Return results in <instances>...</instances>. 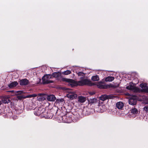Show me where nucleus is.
Segmentation results:
<instances>
[{
  "label": "nucleus",
  "mask_w": 148,
  "mask_h": 148,
  "mask_svg": "<svg viewBox=\"0 0 148 148\" xmlns=\"http://www.w3.org/2000/svg\"><path fill=\"white\" fill-rule=\"evenodd\" d=\"M78 101L79 103H83L86 100V98L82 96H79L78 97Z\"/></svg>",
  "instance_id": "obj_12"
},
{
  "label": "nucleus",
  "mask_w": 148,
  "mask_h": 148,
  "mask_svg": "<svg viewBox=\"0 0 148 148\" xmlns=\"http://www.w3.org/2000/svg\"><path fill=\"white\" fill-rule=\"evenodd\" d=\"M60 75V74L59 72H56L52 74V76L53 77H58Z\"/></svg>",
  "instance_id": "obj_23"
},
{
  "label": "nucleus",
  "mask_w": 148,
  "mask_h": 148,
  "mask_svg": "<svg viewBox=\"0 0 148 148\" xmlns=\"http://www.w3.org/2000/svg\"><path fill=\"white\" fill-rule=\"evenodd\" d=\"M71 73V71L69 70H66L63 72V74L65 75H68Z\"/></svg>",
  "instance_id": "obj_26"
},
{
  "label": "nucleus",
  "mask_w": 148,
  "mask_h": 148,
  "mask_svg": "<svg viewBox=\"0 0 148 148\" xmlns=\"http://www.w3.org/2000/svg\"><path fill=\"white\" fill-rule=\"evenodd\" d=\"M39 96L37 97L38 100L39 101H42L44 100L45 98L43 96L41 95V94H39Z\"/></svg>",
  "instance_id": "obj_22"
},
{
  "label": "nucleus",
  "mask_w": 148,
  "mask_h": 148,
  "mask_svg": "<svg viewBox=\"0 0 148 148\" xmlns=\"http://www.w3.org/2000/svg\"><path fill=\"white\" fill-rule=\"evenodd\" d=\"M116 106L117 108L119 109H122L124 106L123 103L121 101L117 102L116 104Z\"/></svg>",
  "instance_id": "obj_13"
},
{
  "label": "nucleus",
  "mask_w": 148,
  "mask_h": 148,
  "mask_svg": "<svg viewBox=\"0 0 148 148\" xmlns=\"http://www.w3.org/2000/svg\"><path fill=\"white\" fill-rule=\"evenodd\" d=\"M105 108V106H99V108L101 109L100 111L101 112H103L106 109Z\"/></svg>",
  "instance_id": "obj_25"
},
{
  "label": "nucleus",
  "mask_w": 148,
  "mask_h": 148,
  "mask_svg": "<svg viewBox=\"0 0 148 148\" xmlns=\"http://www.w3.org/2000/svg\"><path fill=\"white\" fill-rule=\"evenodd\" d=\"M47 99L49 101H54L56 99V97L53 95H49L47 97Z\"/></svg>",
  "instance_id": "obj_11"
},
{
  "label": "nucleus",
  "mask_w": 148,
  "mask_h": 148,
  "mask_svg": "<svg viewBox=\"0 0 148 148\" xmlns=\"http://www.w3.org/2000/svg\"><path fill=\"white\" fill-rule=\"evenodd\" d=\"M42 116L47 119H50L53 116L52 114L48 113L47 111L45 109V111H42Z\"/></svg>",
  "instance_id": "obj_8"
},
{
  "label": "nucleus",
  "mask_w": 148,
  "mask_h": 148,
  "mask_svg": "<svg viewBox=\"0 0 148 148\" xmlns=\"http://www.w3.org/2000/svg\"><path fill=\"white\" fill-rule=\"evenodd\" d=\"M97 101V100L95 98L90 99L88 100V101L90 103L92 104L96 103Z\"/></svg>",
  "instance_id": "obj_19"
},
{
  "label": "nucleus",
  "mask_w": 148,
  "mask_h": 148,
  "mask_svg": "<svg viewBox=\"0 0 148 148\" xmlns=\"http://www.w3.org/2000/svg\"><path fill=\"white\" fill-rule=\"evenodd\" d=\"M77 84L79 86L88 85L91 86L92 85L90 81L86 79H85L77 82Z\"/></svg>",
  "instance_id": "obj_3"
},
{
  "label": "nucleus",
  "mask_w": 148,
  "mask_h": 148,
  "mask_svg": "<svg viewBox=\"0 0 148 148\" xmlns=\"http://www.w3.org/2000/svg\"><path fill=\"white\" fill-rule=\"evenodd\" d=\"M2 101L4 103H8L10 101V100L8 99H4Z\"/></svg>",
  "instance_id": "obj_27"
},
{
  "label": "nucleus",
  "mask_w": 148,
  "mask_h": 148,
  "mask_svg": "<svg viewBox=\"0 0 148 148\" xmlns=\"http://www.w3.org/2000/svg\"><path fill=\"white\" fill-rule=\"evenodd\" d=\"M2 101H0V106L2 104Z\"/></svg>",
  "instance_id": "obj_32"
},
{
  "label": "nucleus",
  "mask_w": 148,
  "mask_h": 148,
  "mask_svg": "<svg viewBox=\"0 0 148 148\" xmlns=\"http://www.w3.org/2000/svg\"><path fill=\"white\" fill-rule=\"evenodd\" d=\"M45 111V108L41 107H38L36 108L34 112V113L35 115L39 116L40 115H42V112Z\"/></svg>",
  "instance_id": "obj_6"
},
{
  "label": "nucleus",
  "mask_w": 148,
  "mask_h": 148,
  "mask_svg": "<svg viewBox=\"0 0 148 148\" xmlns=\"http://www.w3.org/2000/svg\"><path fill=\"white\" fill-rule=\"evenodd\" d=\"M52 75H51L48 74L44 75L42 78V82L44 84L52 83L53 82L50 80L51 78Z\"/></svg>",
  "instance_id": "obj_2"
},
{
  "label": "nucleus",
  "mask_w": 148,
  "mask_h": 148,
  "mask_svg": "<svg viewBox=\"0 0 148 148\" xmlns=\"http://www.w3.org/2000/svg\"><path fill=\"white\" fill-rule=\"evenodd\" d=\"M59 118L62 120V122L65 123H71L72 121V118L68 114H66L63 116H60Z\"/></svg>",
  "instance_id": "obj_1"
},
{
  "label": "nucleus",
  "mask_w": 148,
  "mask_h": 148,
  "mask_svg": "<svg viewBox=\"0 0 148 148\" xmlns=\"http://www.w3.org/2000/svg\"><path fill=\"white\" fill-rule=\"evenodd\" d=\"M18 84V83L17 82L15 81L9 84L8 86L10 88H11L16 86Z\"/></svg>",
  "instance_id": "obj_16"
},
{
  "label": "nucleus",
  "mask_w": 148,
  "mask_h": 148,
  "mask_svg": "<svg viewBox=\"0 0 148 148\" xmlns=\"http://www.w3.org/2000/svg\"><path fill=\"white\" fill-rule=\"evenodd\" d=\"M78 75L79 76H83L84 74L83 73L81 72H79L78 73Z\"/></svg>",
  "instance_id": "obj_29"
},
{
  "label": "nucleus",
  "mask_w": 148,
  "mask_h": 148,
  "mask_svg": "<svg viewBox=\"0 0 148 148\" xmlns=\"http://www.w3.org/2000/svg\"><path fill=\"white\" fill-rule=\"evenodd\" d=\"M110 95H102L100 97V99L103 101H104L106 99L110 98Z\"/></svg>",
  "instance_id": "obj_15"
},
{
  "label": "nucleus",
  "mask_w": 148,
  "mask_h": 148,
  "mask_svg": "<svg viewBox=\"0 0 148 148\" xmlns=\"http://www.w3.org/2000/svg\"><path fill=\"white\" fill-rule=\"evenodd\" d=\"M63 81L68 82L72 86L75 85V81L73 79L64 78L63 79Z\"/></svg>",
  "instance_id": "obj_9"
},
{
  "label": "nucleus",
  "mask_w": 148,
  "mask_h": 148,
  "mask_svg": "<svg viewBox=\"0 0 148 148\" xmlns=\"http://www.w3.org/2000/svg\"><path fill=\"white\" fill-rule=\"evenodd\" d=\"M114 79V77H113L109 76L105 79L106 82H110L113 81Z\"/></svg>",
  "instance_id": "obj_18"
},
{
  "label": "nucleus",
  "mask_w": 148,
  "mask_h": 148,
  "mask_svg": "<svg viewBox=\"0 0 148 148\" xmlns=\"http://www.w3.org/2000/svg\"><path fill=\"white\" fill-rule=\"evenodd\" d=\"M29 83V81L27 79H23L20 81L19 84L21 86H25L27 85Z\"/></svg>",
  "instance_id": "obj_10"
},
{
  "label": "nucleus",
  "mask_w": 148,
  "mask_h": 148,
  "mask_svg": "<svg viewBox=\"0 0 148 148\" xmlns=\"http://www.w3.org/2000/svg\"><path fill=\"white\" fill-rule=\"evenodd\" d=\"M140 86L144 91H147L148 89V86L146 83L141 84Z\"/></svg>",
  "instance_id": "obj_14"
},
{
  "label": "nucleus",
  "mask_w": 148,
  "mask_h": 148,
  "mask_svg": "<svg viewBox=\"0 0 148 148\" xmlns=\"http://www.w3.org/2000/svg\"><path fill=\"white\" fill-rule=\"evenodd\" d=\"M18 98L19 99H25L27 98V95L25 96L23 95H21L18 96Z\"/></svg>",
  "instance_id": "obj_24"
},
{
  "label": "nucleus",
  "mask_w": 148,
  "mask_h": 148,
  "mask_svg": "<svg viewBox=\"0 0 148 148\" xmlns=\"http://www.w3.org/2000/svg\"><path fill=\"white\" fill-rule=\"evenodd\" d=\"M12 118L14 119H17V116H10Z\"/></svg>",
  "instance_id": "obj_31"
},
{
  "label": "nucleus",
  "mask_w": 148,
  "mask_h": 148,
  "mask_svg": "<svg viewBox=\"0 0 148 148\" xmlns=\"http://www.w3.org/2000/svg\"><path fill=\"white\" fill-rule=\"evenodd\" d=\"M91 80L94 81H98L99 80V78L98 75H95L92 76Z\"/></svg>",
  "instance_id": "obj_21"
},
{
  "label": "nucleus",
  "mask_w": 148,
  "mask_h": 148,
  "mask_svg": "<svg viewBox=\"0 0 148 148\" xmlns=\"http://www.w3.org/2000/svg\"><path fill=\"white\" fill-rule=\"evenodd\" d=\"M137 97L136 96H131L129 99V103L130 105L134 106L136 104Z\"/></svg>",
  "instance_id": "obj_5"
},
{
  "label": "nucleus",
  "mask_w": 148,
  "mask_h": 148,
  "mask_svg": "<svg viewBox=\"0 0 148 148\" xmlns=\"http://www.w3.org/2000/svg\"><path fill=\"white\" fill-rule=\"evenodd\" d=\"M143 109L144 110H145L146 112H148V106H145L144 108Z\"/></svg>",
  "instance_id": "obj_30"
},
{
  "label": "nucleus",
  "mask_w": 148,
  "mask_h": 148,
  "mask_svg": "<svg viewBox=\"0 0 148 148\" xmlns=\"http://www.w3.org/2000/svg\"><path fill=\"white\" fill-rule=\"evenodd\" d=\"M126 89L132 90L135 92H140V90L139 88L136 87L134 86L131 84L126 87Z\"/></svg>",
  "instance_id": "obj_4"
},
{
  "label": "nucleus",
  "mask_w": 148,
  "mask_h": 148,
  "mask_svg": "<svg viewBox=\"0 0 148 148\" xmlns=\"http://www.w3.org/2000/svg\"><path fill=\"white\" fill-rule=\"evenodd\" d=\"M131 112L132 114H138V110L136 108H134L131 109Z\"/></svg>",
  "instance_id": "obj_20"
},
{
  "label": "nucleus",
  "mask_w": 148,
  "mask_h": 148,
  "mask_svg": "<svg viewBox=\"0 0 148 148\" xmlns=\"http://www.w3.org/2000/svg\"><path fill=\"white\" fill-rule=\"evenodd\" d=\"M37 96V95L36 94H33L31 95H27V98H32V97H35Z\"/></svg>",
  "instance_id": "obj_28"
},
{
  "label": "nucleus",
  "mask_w": 148,
  "mask_h": 148,
  "mask_svg": "<svg viewBox=\"0 0 148 148\" xmlns=\"http://www.w3.org/2000/svg\"><path fill=\"white\" fill-rule=\"evenodd\" d=\"M67 97L71 100L75 99L77 97V94L74 92L71 91L66 94Z\"/></svg>",
  "instance_id": "obj_7"
},
{
  "label": "nucleus",
  "mask_w": 148,
  "mask_h": 148,
  "mask_svg": "<svg viewBox=\"0 0 148 148\" xmlns=\"http://www.w3.org/2000/svg\"><path fill=\"white\" fill-rule=\"evenodd\" d=\"M64 103V100L63 99H57L56 100L55 102V103L56 104H59L60 105H62Z\"/></svg>",
  "instance_id": "obj_17"
}]
</instances>
